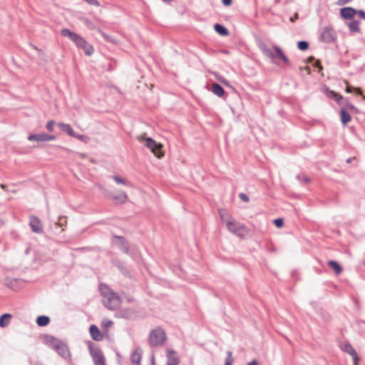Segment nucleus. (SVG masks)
<instances>
[{
  "mask_svg": "<svg viewBox=\"0 0 365 365\" xmlns=\"http://www.w3.org/2000/svg\"><path fill=\"white\" fill-rule=\"evenodd\" d=\"M112 178L118 184H123V185H128V186L131 185V183L130 182L120 178L118 175H113V176H112Z\"/></svg>",
  "mask_w": 365,
  "mask_h": 365,
  "instance_id": "c9c22d12",
  "label": "nucleus"
},
{
  "mask_svg": "<svg viewBox=\"0 0 365 365\" xmlns=\"http://www.w3.org/2000/svg\"><path fill=\"white\" fill-rule=\"evenodd\" d=\"M46 136V133H38V134H30L28 137V140L30 141L45 142Z\"/></svg>",
  "mask_w": 365,
  "mask_h": 365,
  "instance_id": "5701e85b",
  "label": "nucleus"
},
{
  "mask_svg": "<svg viewBox=\"0 0 365 365\" xmlns=\"http://www.w3.org/2000/svg\"><path fill=\"white\" fill-rule=\"evenodd\" d=\"M342 349L344 351L349 354V355H356V350L354 349L352 345L349 342L344 344Z\"/></svg>",
  "mask_w": 365,
  "mask_h": 365,
  "instance_id": "473e14b6",
  "label": "nucleus"
},
{
  "mask_svg": "<svg viewBox=\"0 0 365 365\" xmlns=\"http://www.w3.org/2000/svg\"><path fill=\"white\" fill-rule=\"evenodd\" d=\"M72 137H73V138H75L76 139L82 140L84 138L85 136L83 135L78 134V133L74 132V135H73Z\"/></svg>",
  "mask_w": 365,
  "mask_h": 365,
  "instance_id": "8fccbe9b",
  "label": "nucleus"
},
{
  "mask_svg": "<svg viewBox=\"0 0 365 365\" xmlns=\"http://www.w3.org/2000/svg\"><path fill=\"white\" fill-rule=\"evenodd\" d=\"M354 87L347 86L345 91L346 93H351L354 92Z\"/></svg>",
  "mask_w": 365,
  "mask_h": 365,
  "instance_id": "603ef678",
  "label": "nucleus"
},
{
  "mask_svg": "<svg viewBox=\"0 0 365 365\" xmlns=\"http://www.w3.org/2000/svg\"><path fill=\"white\" fill-rule=\"evenodd\" d=\"M73 43L78 48L82 49L86 55L91 56L93 53V47L90 43H88L82 36H79L78 39Z\"/></svg>",
  "mask_w": 365,
  "mask_h": 365,
  "instance_id": "1a4fd4ad",
  "label": "nucleus"
},
{
  "mask_svg": "<svg viewBox=\"0 0 365 365\" xmlns=\"http://www.w3.org/2000/svg\"><path fill=\"white\" fill-rule=\"evenodd\" d=\"M226 226L230 232L240 237L243 236L246 230V226L245 225L236 222L235 220L227 221Z\"/></svg>",
  "mask_w": 365,
  "mask_h": 365,
  "instance_id": "423d86ee",
  "label": "nucleus"
},
{
  "mask_svg": "<svg viewBox=\"0 0 365 365\" xmlns=\"http://www.w3.org/2000/svg\"><path fill=\"white\" fill-rule=\"evenodd\" d=\"M293 19H295V17H293V19H292V18H291V19H290V20H291L292 21H294Z\"/></svg>",
  "mask_w": 365,
  "mask_h": 365,
  "instance_id": "69168bd1",
  "label": "nucleus"
},
{
  "mask_svg": "<svg viewBox=\"0 0 365 365\" xmlns=\"http://www.w3.org/2000/svg\"><path fill=\"white\" fill-rule=\"evenodd\" d=\"M55 351L58 354V355H60L65 359H68L70 356V351L67 345L62 341Z\"/></svg>",
  "mask_w": 365,
  "mask_h": 365,
  "instance_id": "4468645a",
  "label": "nucleus"
},
{
  "mask_svg": "<svg viewBox=\"0 0 365 365\" xmlns=\"http://www.w3.org/2000/svg\"><path fill=\"white\" fill-rule=\"evenodd\" d=\"M314 57H312H312H309V62H311V61H312V60H314Z\"/></svg>",
  "mask_w": 365,
  "mask_h": 365,
  "instance_id": "680f3d73",
  "label": "nucleus"
},
{
  "mask_svg": "<svg viewBox=\"0 0 365 365\" xmlns=\"http://www.w3.org/2000/svg\"><path fill=\"white\" fill-rule=\"evenodd\" d=\"M153 150H150V151L158 158H161L164 154L162 151V148H163V145L162 144L159 143H157V145L156 146H153Z\"/></svg>",
  "mask_w": 365,
  "mask_h": 365,
  "instance_id": "c756f323",
  "label": "nucleus"
},
{
  "mask_svg": "<svg viewBox=\"0 0 365 365\" xmlns=\"http://www.w3.org/2000/svg\"><path fill=\"white\" fill-rule=\"evenodd\" d=\"M350 1H351V0H338L336 1V4L339 6H343L349 4Z\"/></svg>",
  "mask_w": 365,
  "mask_h": 365,
  "instance_id": "37998d69",
  "label": "nucleus"
},
{
  "mask_svg": "<svg viewBox=\"0 0 365 365\" xmlns=\"http://www.w3.org/2000/svg\"><path fill=\"white\" fill-rule=\"evenodd\" d=\"M99 291L103 297V299L110 295V293L114 292L110 287H108L106 284H100Z\"/></svg>",
  "mask_w": 365,
  "mask_h": 365,
  "instance_id": "bb28decb",
  "label": "nucleus"
},
{
  "mask_svg": "<svg viewBox=\"0 0 365 365\" xmlns=\"http://www.w3.org/2000/svg\"><path fill=\"white\" fill-rule=\"evenodd\" d=\"M11 314L5 313L0 317V327L4 328L9 325V319L11 318Z\"/></svg>",
  "mask_w": 365,
  "mask_h": 365,
  "instance_id": "c85d7f7f",
  "label": "nucleus"
},
{
  "mask_svg": "<svg viewBox=\"0 0 365 365\" xmlns=\"http://www.w3.org/2000/svg\"><path fill=\"white\" fill-rule=\"evenodd\" d=\"M163 1H164L165 3H170L173 0H162Z\"/></svg>",
  "mask_w": 365,
  "mask_h": 365,
  "instance_id": "052dcab7",
  "label": "nucleus"
},
{
  "mask_svg": "<svg viewBox=\"0 0 365 365\" xmlns=\"http://www.w3.org/2000/svg\"><path fill=\"white\" fill-rule=\"evenodd\" d=\"M211 91L215 95L220 98L224 97L225 94L223 87L217 83H212Z\"/></svg>",
  "mask_w": 365,
  "mask_h": 365,
  "instance_id": "dca6fc26",
  "label": "nucleus"
},
{
  "mask_svg": "<svg viewBox=\"0 0 365 365\" xmlns=\"http://www.w3.org/2000/svg\"><path fill=\"white\" fill-rule=\"evenodd\" d=\"M113 324V322L110 320L107 321L106 323H103V327L108 328Z\"/></svg>",
  "mask_w": 365,
  "mask_h": 365,
  "instance_id": "864d4df0",
  "label": "nucleus"
},
{
  "mask_svg": "<svg viewBox=\"0 0 365 365\" xmlns=\"http://www.w3.org/2000/svg\"><path fill=\"white\" fill-rule=\"evenodd\" d=\"M89 331H90L91 338L94 341H100L103 340V335L102 334L100 329H98V327L96 325H94V324L91 325L89 327Z\"/></svg>",
  "mask_w": 365,
  "mask_h": 365,
  "instance_id": "f8f14e48",
  "label": "nucleus"
},
{
  "mask_svg": "<svg viewBox=\"0 0 365 365\" xmlns=\"http://www.w3.org/2000/svg\"><path fill=\"white\" fill-rule=\"evenodd\" d=\"M141 358H142V351L140 348H138L131 354V356H130V361H131L133 365H140Z\"/></svg>",
  "mask_w": 365,
  "mask_h": 365,
  "instance_id": "2eb2a0df",
  "label": "nucleus"
},
{
  "mask_svg": "<svg viewBox=\"0 0 365 365\" xmlns=\"http://www.w3.org/2000/svg\"><path fill=\"white\" fill-rule=\"evenodd\" d=\"M111 244L118 247L123 253L130 255V244L128 241L123 237L117 235H113Z\"/></svg>",
  "mask_w": 365,
  "mask_h": 365,
  "instance_id": "7ed1b4c3",
  "label": "nucleus"
},
{
  "mask_svg": "<svg viewBox=\"0 0 365 365\" xmlns=\"http://www.w3.org/2000/svg\"><path fill=\"white\" fill-rule=\"evenodd\" d=\"M340 118L341 123L344 126L346 125L349 122L351 121V117L348 111L345 108H341L340 110Z\"/></svg>",
  "mask_w": 365,
  "mask_h": 365,
  "instance_id": "aec40b11",
  "label": "nucleus"
},
{
  "mask_svg": "<svg viewBox=\"0 0 365 365\" xmlns=\"http://www.w3.org/2000/svg\"><path fill=\"white\" fill-rule=\"evenodd\" d=\"M88 348L94 362V365H105V357L101 350L98 348H93L91 345H89Z\"/></svg>",
  "mask_w": 365,
  "mask_h": 365,
  "instance_id": "6e6552de",
  "label": "nucleus"
},
{
  "mask_svg": "<svg viewBox=\"0 0 365 365\" xmlns=\"http://www.w3.org/2000/svg\"><path fill=\"white\" fill-rule=\"evenodd\" d=\"M273 222L274 225L278 228H281L284 225V220L282 218L274 219Z\"/></svg>",
  "mask_w": 365,
  "mask_h": 365,
  "instance_id": "4c0bfd02",
  "label": "nucleus"
},
{
  "mask_svg": "<svg viewBox=\"0 0 365 365\" xmlns=\"http://www.w3.org/2000/svg\"><path fill=\"white\" fill-rule=\"evenodd\" d=\"M328 266L334 271L335 274L336 275H339V274H341L343 271V269L341 267V266L336 262V261H334V260H329L328 262Z\"/></svg>",
  "mask_w": 365,
  "mask_h": 365,
  "instance_id": "4be33fe9",
  "label": "nucleus"
},
{
  "mask_svg": "<svg viewBox=\"0 0 365 365\" xmlns=\"http://www.w3.org/2000/svg\"><path fill=\"white\" fill-rule=\"evenodd\" d=\"M356 14L359 15V16L365 20V11L363 10H356Z\"/></svg>",
  "mask_w": 365,
  "mask_h": 365,
  "instance_id": "c03bdc74",
  "label": "nucleus"
},
{
  "mask_svg": "<svg viewBox=\"0 0 365 365\" xmlns=\"http://www.w3.org/2000/svg\"><path fill=\"white\" fill-rule=\"evenodd\" d=\"M273 49L274 50V53L270 48L264 47L263 48V52L266 56L272 58L273 61H274L276 58H279L285 64H289V60L283 53L282 50L280 48L279 46L274 45Z\"/></svg>",
  "mask_w": 365,
  "mask_h": 365,
  "instance_id": "f03ea898",
  "label": "nucleus"
},
{
  "mask_svg": "<svg viewBox=\"0 0 365 365\" xmlns=\"http://www.w3.org/2000/svg\"><path fill=\"white\" fill-rule=\"evenodd\" d=\"M314 66L318 68L319 71H322L323 69V66L321 65V63L319 60L316 61V62L314 64Z\"/></svg>",
  "mask_w": 365,
  "mask_h": 365,
  "instance_id": "09e8293b",
  "label": "nucleus"
},
{
  "mask_svg": "<svg viewBox=\"0 0 365 365\" xmlns=\"http://www.w3.org/2000/svg\"><path fill=\"white\" fill-rule=\"evenodd\" d=\"M297 48L301 51H306L309 48V43L306 41H299L297 43Z\"/></svg>",
  "mask_w": 365,
  "mask_h": 365,
  "instance_id": "e433bc0d",
  "label": "nucleus"
},
{
  "mask_svg": "<svg viewBox=\"0 0 365 365\" xmlns=\"http://www.w3.org/2000/svg\"><path fill=\"white\" fill-rule=\"evenodd\" d=\"M168 361L166 365H178L180 359L177 356V352L174 350H168L167 354Z\"/></svg>",
  "mask_w": 365,
  "mask_h": 365,
  "instance_id": "ddd939ff",
  "label": "nucleus"
},
{
  "mask_svg": "<svg viewBox=\"0 0 365 365\" xmlns=\"http://www.w3.org/2000/svg\"><path fill=\"white\" fill-rule=\"evenodd\" d=\"M145 145L149 148L150 150L153 149V146L157 145V142L154 140L152 138H145Z\"/></svg>",
  "mask_w": 365,
  "mask_h": 365,
  "instance_id": "f704fd0d",
  "label": "nucleus"
},
{
  "mask_svg": "<svg viewBox=\"0 0 365 365\" xmlns=\"http://www.w3.org/2000/svg\"><path fill=\"white\" fill-rule=\"evenodd\" d=\"M354 91L359 95H361L362 93V90L361 88H354Z\"/></svg>",
  "mask_w": 365,
  "mask_h": 365,
  "instance_id": "5fc2aeb1",
  "label": "nucleus"
},
{
  "mask_svg": "<svg viewBox=\"0 0 365 365\" xmlns=\"http://www.w3.org/2000/svg\"><path fill=\"white\" fill-rule=\"evenodd\" d=\"M50 318L46 315L38 316L36 320V322L38 327H46L50 323Z\"/></svg>",
  "mask_w": 365,
  "mask_h": 365,
  "instance_id": "a878e982",
  "label": "nucleus"
},
{
  "mask_svg": "<svg viewBox=\"0 0 365 365\" xmlns=\"http://www.w3.org/2000/svg\"><path fill=\"white\" fill-rule=\"evenodd\" d=\"M337 39L336 31L331 26H325L319 36V40L326 43H334Z\"/></svg>",
  "mask_w": 365,
  "mask_h": 365,
  "instance_id": "20e7f679",
  "label": "nucleus"
},
{
  "mask_svg": "<svg viewBox=\"0 0 365 365\" xmlns=\"http://www.w3.org/2000/svg\"><path fill=\"white\" fill-rule=\"evenodd\" d=\"M327 96L335 100L339 105H341V103L344 99L342 96L331 90L327 91Z\"/></svg>",
  "mask_w": 365,
  "mask_h": 365,
  "instance_id": "cd10ccee",
  "label": "nucleus"
},
{
  "mask_svg": "<svg viewBox=\"0 0 365 365\" xmlns=\"http://www.w3.org/2000/svg\"><path fill=\"white\" fill-rule=\"evenodd\" d=\"M293 19H295V17H293V19H292V18H291V19H290V20H291L292 21H294Z\"/></svg>",
  "mask_w": 365,
  "mask_h": 365,
  "instance_id": "338daca9",
  "label": "nucleus"
},
{
  "mask_svg": "<svg viewBox=\"0 0 365 365\" xmlns=\"http://www.w3.org/2000/svg\"><path fill=\"white\" fill-rule=\"evenodd\" d=\"M219 215H220L221 220H222V221H224V215H223V214H222V210H219Z\"/></svg>",
  "mask_w": 365,
  "mask_h": 365,
  "instance_id": "13d9d810",
  "label": "nucleus"
},
{
  "mask_svg": "<svg viewBox=\"0 0 365 365\" xmlns=\"http://www.w3.org/2000/svg\"><path fill=\"white\" fill-rule=\"evenodd\" d=\"M61 341L58 339L52 336H46V343L50 346L51 349L56 350L58 348V345L61 344Z\"/></svg>",
  "mask_w": 365,
  "mask_h": 365,
  "instance_id": "a211bd4d",
  "label": "nucleus"
},
{
  "mask_svg": "<svg viewBox=\"0 0 365 365\" xmlns=\"http://www.w3.org/2000/svg\"><path fill=\"white\" fill-rule=\"evenodd\" d=\"M83 1H86L87 4L92 5V6H100V3L98 0H83Z\"/></svg>",
  "mask_w": 365,
  "mask_h": 365,
  "instance_id": "79ce46f5",
  "label": "nucleus"
},
{
  "mask_svg": "<svg viewBox=\"0 0 365 365\" xmlns=\"http://www.w3.org/2000/svg\"><path fill=\"white\" fill-rule=\"evenodd\" d=\"M359 20H354L349 23L348 26L349 29L351 32H359V24H360Z\"/></svg>",
  "mask_w": 365,
  "mask_h": 365,
  "instance_id": "7c9ffc66",
  "label": "nucleus"
},
{
  "mask_svg": "<svg viewBox=\"0 0 365 365\" xmlns=\"http://www.w3.org/2000/svg\"><path fill=\"white\" fill-rule=\"evenodd\" d=\"M61 34L63 37L69 38L73 42L76 41L78 39V38L79 37L78 34H77L75 32L71 31V30H69L68 29H63L61 31Z\"/></svg>",
  "mask_w": 365,
  "mask_h": 365,
  "instance_id": "6ab92c4d",
  "label": "nucleus"
},
{
  "mask_svg": "<svg viewBox=\"0 0 365 365\" xmlns=\"http://www.w3.org/2000/svg\"><path fill=\"white\" fill-rule=\"evenodd\" d=\"M120 314L125 319H132L135 316V312L132 309H128L121 310Z\"/></svg>",
  "mask_w": 365,
  "mask_h": 365,
  "instance_id": "2f4dec72",
  "label": "nucleus"
},
{
  "mask_svg": "<svg viewBox=\"0 0 365 365\" xmlns=\"http://www.w3.org/2000/svg\"><path fill=\"white\" fill-rule=\"evenodd\" d=\"M112 264L115 267H116L124 276H126V277L130 276V271L123 265V262H120L118 259H113Z\"/></svg>",
  "mask_w": 365,
  "mask_h": 365,
  "instance_id": "f3484780",
  "label": "nucleus"
},
{
  "mask_svg": "<svg viewBox=\"0 0 365 365\" xmlns=\"http://www.w3.org/2000/svg\"><path fill=\"white\" fill-rule=\"evenodd\" d=\"M57 125L61 131L67 133L68 135L71 137L74 135V130L69 124H66L64 123H58Z\"/></svg>",
  "mask_w": 365,
  "mask_h": 365,
  "instance_id": "412c9836",
  "label": "nucleus"
},
{
  "mask_svg": "<svg viewBox=\"0 0 365 365\" xmlns=\"http://www.w3.org/2000/svg\"><path fill=\"white\" fill-rule=\"evenodd\" d=\"M339 14L343 19L351 20L356 14V9L350 6L343 7L340 9Z\"/></svg>",
  "mask_w": 365,
  "mask_h": 365,
  "instance_id": "9b49d317",
  "label": "nucleus"
},
{
  "mask_svg": "<svg viewBox=\"0 0 365 365\" xmlns=\"http://www.w3.org/2000/svg\"><path fill=\"white\" fill-rule=\"evenodd\" d=\"M12 283H16V279H14V280L11 281V284H12Z\"/></svg>",
  "mask_w": 365,
  "mask_h": 365,
  "instance_id": "e2e57ef3",
  "label": "nucleus"
},
{
  "mask_svg": "<svg viewBox=\"0 0 365 365\" xmlns=\"http://www.w3.org/2000/svg\"><path fill=\"white\" fill-rule=\"evenodd\" d=\"M232 362H233V359L232 356V352L229 351H227V356L225 359V365H232Z\"/></svg>",
  "mask_w": 365,
  "mask_h": 365,
  "instance_id": "ea45409f",
  "label": "nucleus"
},
{
  "mask_svg": "<svg viewBox=\"0 0 365 365\" xmlns=\"http://www.w3.org/2000/svg\"><path fill=\"white\" fill-rule=\"evenodd\" d=\"M222 3L223 4V5L229 6L232 4V0H222Z\"/></svg>",
  "mask_w": 365,
  "mask_h": 365,
  "instance_id": "3c124183",
  "label": "nucleus"
},
{
  "mask_svg": "<svg viewBox=\"0 0 365 365\" xmlns=\"http://www.w3.org/2000/svg\"><path fill=\"white\" fill-rule=\"evenodd\" d=\"M104 195L107 198L115 202L116 204L122 205L125 203L128 200V195L126 192L123 190L118 192L117 194H113L105 190Z\"/></svg>",
  "mask_w": 365,
  "mask_h": 365,
  "instance_id": "0eeeda50",
  "label": "nucleus"
},
{
  "mask_svg": "<svg viewBox=\"0 0 365 365\" xmlns=\"http://www.w3.org/2000/svg\"><path fill=\"white\" fill-rule=\"evenodd\" d=\"M166 339V334L160 327H157L150 331L148 343L150 347L162 346L165 343Z\"/></svg>",
  "mask_w": 365,
  "mask_h": 365,
  "instance_id": "f257e3e1",
  "label": "nucleus"
},
{
  "mask_svg": "<svg viewBox=\"0 0 365 365\" xmlns=\"http://www.w3.org/2000/svg\"><path fill=\"white\" fill-rule=\"evenodd\" d=\"M102 302L107 309L110 310H115L120 307L121 300L115 292H113L106 298L103 299Z\"/></svg>",
  "mask_w": 365,
  "mask_h": 365,
  "instance_id": "39448f33",
  "label": "nucleus"
},
{
  "mask_svg": "<svg viewBox=\"0 0 365 365\" xmlns=\"http://www.w3.org/2000/svg\"><path fill=\"white\" fill-rule=\"evenodd\" d=\"M215 31L222 36H227L229 35L228 29L223 25L215 24L214 26Z\"/></svg>",
  "mask_w": 365,
  "mask_h": 365,
  "instance_id": "393cba45",
  "label": "nucleus"
},
{
  "mask_svg": "<svg viewBox=\"0 0 365 365\" xmlns=\"http://www.w3.org/2000/svg\"><path fill=\"white\" fill-rule=\"evenodd\" d=\"M56 139V136L54 135H48L46 133V141L54 140Z\"/></svg>",
  "mask_w": 365,
  "mask_h": 365,
  "instance_id": "a18cd8bd",
  "label": "nucleus"
},
{
  "mask_svg": "<svg viewBox=\"0 0 365 365\" xmlns=\"http://www.w3.org/2000/svg\"><path fill=\"white\" fill-rule=\"evenodd\" d=\"M341 106H343L344 107V108H346L355 113H359V109L356 107H355L352 103H351L348 98H344L341 103Z\"/></svg>",
  "mask_w": 365,
  "mask_h": 365,
  "instance_id": "b1692460",
  "label": "nucleus"
},
{
  "mask_svg": "<svg viewBox=\"0 0 365 365\" xmlns=\"http://www.w3.org/2000/svg\"><path fill=\"white\" fill-rule=\"evenodd\" d=\"M85 23L88 26H91V22L88 19H85Z\"/></svg>",
  "mask_w": 365,
  "mask_h": 365,
  "instance_id": "bf43d9fd",
  "label": "nucleus"
},
{
  "mask_svg": "<svg viewBox=\"0 0 365 365\" xmlns=\"http://www.w3.org/2000/svg\"><path fill=\"white\" fill-rule=\"evenodd\" d=\"M101 33L102 36L105 38V39H106L108 41L109 40V36L106 34H105L103 31H101Z\"/></svg>",
  "mask_w": 365,
  "mask_h": 365,
  "instance_id": "4d7b16f0",
  "label": "nucleus"
},
{
  "mask_svg": "<svg viewBox=\"0 0 365 365\" xmlns=\"http://www.w3.org/2000/svg\"><path fill=\"white\" fill-rule=\"evenodd\" d=\"M363 99H364V100H365V96H363Z\"/></svg>",
  "mask_w": 365,
  "mask_h": 365,
  "instance_id": "774afa93",
  "label": "nucleus"
},
{
  "mask_svg": "<svg viewBox=\"0 0 365 365\" xmlns=\"http://www.w3.org/2000/svg\"><path fill=\"white\" fill-rule=\"evenodd\" d=\"M247 365H258V362L257 360H252L250 363H248Z\"/></svg>",
  "mask_w": 365,
  "mask_h": 365,
  "instance_id": "6e6d98bb",
  "label": "nucleus"
},
{
  "mask_svg": "<svg viewBox=\"0 0 365 365\" xmlns=\"http://www.w3.org/2000/svg\"><path fill=\"white\" fill-rule=\"evenodd\" d=\"M239 197L240 200H242L243 202H248L250 201L249 197L243 192H240L239 194Z\"/></svg>",
  "mask_w": 365,
  "mask_h": 365,
  "instance_id": "a19ab883",
  "label": "nucleus"
},
{
  "mask_svg": "<svg viewBox=\"0 0 365 365\" xmlns=\"http://www.w3.org/2000/svg\"><path fill=\"white\" fill-rule=\"evenodd\" d=\"M55 123H56L53 120H49L46 125V128L47 129V130L49 132H53Z\"/></svg>",
  "mask_w": 365,
  "mask_h": 365,
  "instance_id": "58836bf2",
  "label": "nucleus"
},
{
  "mask_svg": "<svg viewBox=\"0 0 365 365\" xmlns=\"http://www.w3.org/2000/svg\"><path fill=\"white\" fill-rule=\"evenodd\" d=\"M29 225L31 228V230L34 232L38 233V234L43 233V228L42 222L38 217L31 215L30 217Z\"/></svg>",
  "mask_w": 365,
  "mask_h": 365,
  "instance_id": "9d476101",
  "label": "nucleus"
},
{
  "mask_svg": "<svg viewBox=\"0 0 365 365\" xmlns=\"http://www.w3.org/2000/svg\"><path fill=\"white\" fill-rule=\"evenodd\" d=\"M353 358V361H354V365H358V363H359V359L358 357V355H357V353L356 352V355H351Z\"/></svg>",
  "mask_w": 365,
  "mask_h": 365,
  "instance_id": "de8ad7c7",
  "label": "nucleus"
},
{
  "mask_svg": "<svg viewBox=\"0 0 365 365\" xmlns=\"http://www.w3.org/2000/svg\"><path fill=\"white\" fill-rule=\"evenodd\" d=\"M347 163H350L351 162V158H349L347 160H346Z\"/></svg>",
  "mask_w": 365,
  "mask_h": 365,
  "instance_id": "0e129e2a",
  "label": "nucleus"
},
{
  "mask_svg": "<svg viewBox=\"0 0 365 365\" xmlns=\"http://www.w3.org/2000/svg\"><path fill=\"white\" fill-rule=\"evenodd\" d=\"M296 178L303 185L308 184L311 181V179L304 173L297 175Z\"/></svg>",
  "mask_w": 365,
  "mask_h": 365,
  "instance_id": "72a5a7b5",
  "label": "nucleus"
},
{
  "mask_svg": "<svg viewBox=\"0 0 365 365\" xmlns=\"http://www.w3.org/2000/svg\"><path fill=\"white\" fill-rule=\"evenodd\" d=\"M218 80L223 84H225V86H228L229 85V81L225 78L224 77L221 76V77H219L218 78Z\"/></svg>",
  "mask_w": 365,
  "mask_h": 365,
  "instance_id": "49530a36",
  "label": "nucleus"
}]
</instances>
